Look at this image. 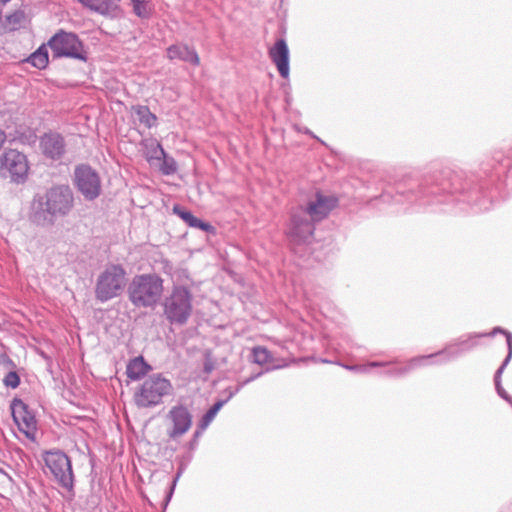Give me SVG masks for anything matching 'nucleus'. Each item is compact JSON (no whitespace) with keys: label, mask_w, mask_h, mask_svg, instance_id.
<instances>
[{"label":"nucleus","mask_w":512,"mask_h":512,"mask_svg":"<svg viewBox=\"0 0 512 512\" xmlns=\"http://www.w3.org/2000/svg\"><path fill=\"white\" fill-rule=\"evenodd\" d=\"M74 208V194L68 185H55L43 193H36L29 206L28 219L40 227L53 226L67 217Z\"/></svg>","instance_id":"1"},{"label":"nucleus","mask_w":512,"mask_h":512,"mask_svg":"<svg viewBox=\"0 0 512 512\" xmlns=\"http://www.w3.org/2000/svg\"><path fill=\"white\" fill-rule=\"evenodd\" d=\"M337 198L317 193L305 207L298 206L290 212L287 235L293 243H308L314 235L315 224L325 219L337 206Z\"/></svg>","instance_id":"2"},{"label":"nucleus","mask_w":512,"mask_h":512,"mask_svg":"<svg viewBox=\"0 0 512 512\" xmlns=\"http://www.w3.org/2000/svg\"><path fill=\"white\" fill-rule=\"evenodd\" d=\"M163 279L156 274H141L132 278L128 285L129 301L137 308H153L161 299Z\"/></svg>","instance_id":"3"},{"label":"nucleus","mask_w":512,"mask_h":512,"mask_svg":"<svg viewBox=\"0 0 512 512\" xmlns=\"http://www.w3.org/2000/svg\"><path fill=\"white\" fill-rule=\"evenodd\" d=\"M193 295L183 285H175L165 296L162 307L165 319L172 325H185L193 310Z\"/></svg>","instance_id":"4"},{"label":"nucleus","mask_w":512,"mask_h":512,"mask_svg":"<svg viewBox=\"0 0 512 512\" xmlns=\"http://www.w3.org/2000/svg\"><path fill=\"white\" fill-rule=\"evenodd\" d=\"M173 390L169 379L160 373L148 376L134 393V402L139 408L155 407Z\"/></svg>","instance_id":"5"},{"label":"nucleus","mask_w":512,"mask_h":512,"mask_svg":"<svg viewBox=\"0 0 512 512\" xmlns=\"http://www.w3.org/2000/svg\"><path fill=\"white\" fill-rule=\"evenodd\" d=\"M126 270L120 264H109L99 274L95 285V297L104 303L118 297L126 286Z\"/></svg>","instance_id":"6"},{"label":"nucleus","mask_w":512,"mask_h":512,"mask_svg":"<svg viewBox=\"0 0 512 512\" xmlns=\"http://www.w3.org/2000/svg\"><path fill=\"white\" fill-rule=\"evenodd\" d=\"M459 353L453 351V347H445L443 350L427 356L415 357L405 364L397 362H381L380 367H385L381 375L389 377H402L414 370L416 367L428 364H443L458 357Z\"/></svg>","instance_id":"7"},{"label":"nucleus","mask_w":512,"mask_h":512,"mask_svg":"<svg viewBox=\"0 0 512 512\" xmlns=\"http://www.w3.org/2000/svg\"><path fill=\"white\" fill-rule=\"evenodd\" d=\"M29 170L27 156L16 149H7L0 156V177L9 179L11 183L24 184Z\"/></svg>","instance_id":"8"},{"label":"nucleus","mask_w":512,"mask_h":512,"mask_svg":"<svg viewBox=\"0 0 512 512\" xmlns=\"http://www.w3.org/2000/svg\"><path fill=\"white\" fill-rule=\"evenodd\" d=\"M45 466L57 483L68 491H73L74 474L70 458L61 450H50L43 454Z\"/></svg>","instance_id":"9"},{"label":"nucleus","mask_w":512,"mask_h":512,"mask_svg":"<svg viewBox=\"0 0 512 512\" xmlns=\"http://www.w3.org/2000/svg\"><path fill=\"white\" fill-rule=\"evenodd\" d=\"M54 58H73L85 60L86 56L83 51V44L77 34L59 30L48 41Z\"/></svg>","instance_id":"10"},{"label":"nucleus","mask_w":512,"mask_h":512,"mask_svg":"<svg viewBox=\"0 0 512 512\" xmlns=\"http://www.w3.org/2000/svg\"><path fill=\"white\" fill-rule=\"evenodd\" d=\"M430 182L431 181L429 180H425V185H419L416 180H410L408 184L409 192L414 193V188L418 187L420 188L418 192L420 197H424L428 195L437 196L440 194V192L446 191L450 193H456L465 189L461 177L458 174L451 172H446L440 181L436 179L435 183H433L431 187L428 188L427 185Z\"/></svg>","instance_id":"11"},{"label":"nucleus","mask_w":512,"mask_h":512,"mask_svg":"<svg viewBox=\"0 0 512 512\" xmlns=\"http://www.w3.org/2000/svg\"><path fill=\"white\" fill-rule=\"evenodd\" d=\"M74 184L88 201L96 199L101 193L100 177L89 165L82 164L75 168Z\"/></svg>","instance_id":"12"},{"label":"nucleus","mask_w":512,"mask_h":512,"mask_svg":"<svg viewBox=\"0 0 512 512\" xmlns=\"http://www.w3.org/2000/svg\"><path fill=\"white\" fill-rule=\"evenodd\" d=\"M12 417L19 430L25 436L35 441L37 432V421L29 406L19 398H14L11 402Z\"/></svg>","instance_id":"13"},{"label":"nucleus","mask_w":512,"mask_h":512,"mask_svg":"<svg viewBox=\"0 0 512 512\" xmlns=\"http://www.w3.org/2000/svg\"><path fill=\"white\" fill-rule=\"evenodd\" d=\"M166 419L170 424V427L167 429L168 437L172 440H177L190 430L193 416L188 407L178 404L171 407Z\"/></svg>","instance_id":"14"},{"label":"nucleus","mask_w":512,"mask_h":512,"mask_svg":"<svg viewBox=\"0 0 512 512\" xmlns=\"http://www.w3.org/2000/svg\"><path fill=\"white\" fill-rule=\"evenodd\" d=\"M40 148L46 158L60 160L66 152L65 139L57 132L45 133L40 138Z\"/></svg>","instance_id":"15"},{"label":"nucleus","mask_w":512,"mask_h":512,"mask_svg":"<svg viewBox=\"0 0 512 512\" xmlns=\"http://www.w3.org/2000/svg\"><path fill=\"white\" fill-rule=\"evenodd\" d=\"M269 57L282 78L289 77V49L284 39H278L269 49Z\"/></svg>","instance_id":"16"},{"label":"nucleus","mask_w":512,"mask_h":512,"mask_svg":"<svg viewBox=\"0 0 512 512\" xmlns=\"http://www.w3.org/2000/svg\"><path fill=\"white\" fill-rule=\"evenodd\" d=\"M167 56L171 60L179 59L195 66L199 64V56L195 49L184 44L171 45L167 49Z\"/></svg>","instance_id":"17"},{"label":"nucleus","mask_w":512,"mask_h":512,"mask_svg":"<svg viewBox=\"0 0 512 512\" xmlns=\"http://www.w3.org/2000/svg\"><path fill=\"white\" fill-rule=\"evenodd\" d=\"M148 162L160 161L165 156V150L155 138H145L140 143Z\"/></svg>","instance_id":"18"},{"label":"nucleus","mask_w":512,"mask_h":512,"mask_svg":"<svg viewBox=\"0 0 512 512\" xmlns=\"http://www.w3.org/2000/svg\"><path fill=\"white\" fill-rule=\"evenodd\" d=\"M151 370V366L147 364L143 357H135L130 360L127 367L126 373L128 378L131 380H139L144 377Z\"/></svg>","instance_id":"19"},{"label":"nucleus","mask_w":512,"mask_h":512,"mask_svg":"<svg viewBox=\"0 0 512 512\" xmlns=\"http://www.w3.org/2000/svg\"><path fill=\"white\" fill-rule=\"evenodd\" d=\"M79 3L103 16L110 15L116 8L114 0H80Z\"/></svg>","instance_id":"20"},{"label":"nucleus","mask_w":512,"mask_h":512,"mask_svg":"<svg viewBox=\"0 0 512 512\" xmlns=\"http://www.w3.org/2000/svg\"><path fill=\"white\" fill-rule=\"evenodd\" d=\"M173 211L190 227L199 228L203 231H209L211 228L210 224L203 222L201 219L195 217L190 211L184 210L180 206H174Z\"/></svg>","instance_id":"21"},{"label":"nucleus","mask_w":512,"mask_h":512,"mask_svg":"<svg viewBox=\"0 0 512 512\" xmlns=\"http://www.w3.org/2000/svg\"><path fill=\"white\" fill-rule=\"evenodd\" d=\"M46 44H42L34 51L26 60V63L31 64L37 69H44L49 63L48 49Z\"/></svg>","instance_id":"22"},{"label":"nucleus","mask_w":512,"mask_h":512,"mask_svg":"<svg viewBox=\"0 0 512 512\" xmlns=\"http://www.w3.org/2000/svg\"><path fill=\"white\" fill-rule=\"evenodd\" d=\"M134 113L137 116L139 122L146 128H152L157 124V117L150 111L148 106L138 105L133 107Z\"/></svg>","instance_id":"23"},{"label":"nucleus","mask_w":512,"mask_h":512,"mask_svg":"<svg viewBox=\"0 0 512 512\" xmlns=\"http://www.w3.org/2000/svg\"><path fill=\"white\" fill-rule=\"evenodd\" d=\"M511 358H512V345H511V339H509L508 354H507L506 358L504 359L502 365L497 369L495 376H494V382H495V387H496L497 393L499 394L500 397L504 398L505 400H509V397H508V394L506 393V391L501 386L500 378H501V375H502L505 367L510 362Z\"/></svg>","instance_id":"24"},{"label":"nucleus","mask_w":512,"mask_h":512,"mask_svg":"<svg viewBox=\"0 0 512 512\" xmlns=\"http://www.w3.org/2000/svg\"><path fill=\"white\" fill-rule=\"evenodd\" d=\"M26 22V13L19 9L6 16V24L10 30L21 28Z\"/></svg>","instance_id":"25"},{"label":"nucleus","mask_w":512,"mask_h":512,"mask_svg":"<svg viewBox=\"0 0 512 512\" xmlns=\"http://www.w3.org/2000/svg\"><path fill=\"white\" fill-rule=\"evenodd\" d=\"M252 359L256 364L265 365L271 361L272 355L265 347L257 346L252 350Z\"/></svg>","instance_id":"26"},{"label":"nucleus","mask_w":512,"mask_h":512,"mask_svg":"<svg viewBox=\"0 0 512 512\" xmlns=\"http://www.w3.org/2000/svg\"><path fill=\"white\" fill-rule=\"evenodd\" d=\"M161 164L159 170L163 175H172L177 171V162L171 156L165 153V156L161 157Z\"/></svg>","instance_id":"27"},{"label":"nucleus","mask_w":512,"mask_h":512,"mask_svg":"<svg viewBox=\"0 0 512 512\" xmlns=\"http://www.w3.org/2000/svg\"><path fill=\"white\" fill-rule=\"evenodd\" d=\"M226 392L228 393L227 395V398L224 399V400H218L217 402H215L213 404L212 407H210V409L208 410L210 413H212L213 415H217V413L219 412V410L234 396L236 395L238 392H239V388H235L234 390L229 388L226 390Z\"/></svg>","instance_id":"28"},{"label":"nucleus","mask_w":512,"mask_h":512,"mask_svg":"<svg viewBox=\"0 0 512 512\" xmlns=\"http://www.w3.org/2000/svg\"><path fill=\"white\" fill-rule=\"evenodd\" d=\"M3 383L6 387H10L12 389H15L19 386L20 384V377L19 375L17 374V372L15 371H10L8 372L4 378H3Z\"/></svg>","instance_id":"29"},{"label":"nucleus","mask_w":512,"mask_h":512,"mask_svg":"<svg viewBox=\"0 0 512 512\" xmlns=\"http://www.w3.org/2000/svg\"><path fill=\"white\" fill-rule=\"evenodd\" d=\"M382 363L381 362H378V361H373V362H370L366 365H344L343 367L350 370V371H354V372H358V373H367L369 371L370 368L372 367H377V366H381Z\"/></svg>","instance_id":"30"},{"label":"nucleus","mask_w":512,"mask_h":512,"mask_svg":"<svg viewBox=\"0 0 512 512\" xmlns=\"http://www.w3.org/2000/svg\"><path fill=\"white\" fill-rule=\"evenodd\" d=\"M205 430L201 429L200 427L197 426L191 440L188 442V449L193 451L197 448L198 446V443H199V439L200 437L203 435Z\"/></svg>","instance_id":"31"},{"label":"nucleus","mask_w":512,"mask_h":512,"mask_svg":"<svg viewBox=\"0 0 512 512\" xmlns=\"http://www.w3.org/2000/svg\"><path fill=\"white\" fill-rule=\"evenodd\" d=\"M215 417H216L215 415H213L212 413L207 411L202 416V418L199 420V423L197 426L203 430H206L209 427V425L211 424V422L214 420Z\"/></svg>","instance_id":"32"},{"label":"nucleus","mask_w":512,"mask_h":512,"mask_svg":"<svg viewBox=\"0 0 512 512\" xmlns=\"http://www.w3.org/2000/svg\"><path fill=\"white\" fill-rule=\"evenodd\" d=\"M182 473H183V468L181 467V468H179V470H178V472H177V474H176V476H175V478H174V480H173V482H172V485H171L170 491H169V493H168V495H167L166 503H168V502L170 501V499H171V497H172V494H173V491H174V488H175V486H176V483H177V481H178V479L180 478V476H181V474H182Z\"/></svg>","instance_id":"33"},{"label":"nucleus","mask_w":512,"mask_h":512,"mask_svg":"<svg viewBox=\"0 0 512 512\" xmlns=\"http://www.w3.org/2000/svg\"><path fill=\"white\" fill-rule=\"evenodd\" d=\"M263 372H259L255 375H252L250 376L249 378H247L246 380H244L243 382H241L236 388H239V391L242 389L243 386H245L246 384L254 381L255 379H257L260 375H262Z\"/></svg>","instance_id":"34"},{"label":"nucleus","mask_w":512,"mask_h":512,"mask_svg":"<svg viewBox=\"0 0 512 512\" xmlns=\"http://www.w3.org/2000/svg\"><path fill=\"white\" fill-rule=\"evenodd\" d=\"M6 133L0 129V149L3 147L4 143L6 142Z\"/></svg>","instance_id":"35"},{"label":"nucleus","mask_w":512,"mask_h":512,"mask_svg":"<svg viewBox=\"0 0 512 512\" xmlns=\"http://www.w3.org/2000/svg\"><path fill=\"white\" fill-rule=\"evenodd\" d=\"M204 369H205V371H206L207 373H209V372H211V371H212L213 366H212V364H211V363L206 362V363H205V366H204Z\"/></svg>","instance_id":"36"},{"label":"nucleus","mask_w":512,"mask_h":512,"mask_svg":"<svg viewBox=\"0 0 512 512\" xmlns=\"http://www.w3.org/2000/svg\"><path fill=\"white\" fill-rule=\"evenodd\" d=\"M397 192H398L399 194H402V195L406 193V191L404 190V187H403V185H402V184H398V186H397Z\"/></svg>","instance_id":"37"},{"label":"nucleus","mask_w":512,"mask_h":512,"mask_svg":"<svg viewBox=\"0 0 512 512\" xmlns=\"http://www.w3.org/2000/svg\"><path fill=\"white\" fill-rule=\"evenodd\" d=\"M9 1H10V0H0V4H3V5H4V4L8 3Z\"/></svg>","instance_id":"38"},{"label":"nucleus","mask_w":512,"mask_h":512,"mask_svg":"<svg viewBox=\"0 0 512 512\" xmlns=\"http://www.w3.org/2000/svg\"><path fill=\"white\" fill-rule=\"evenodd\" d=\"M435 202L440 203L441 200H435ZM427 203H434V201H427Z\"/></svg>","instance_id":"39"},{"label":"nucleus","mask_w":512,"mask_h":512,"mask_svg":"<svg viewBox=\"0 0 512 512\" xmlns=\"http://www.w3.org/2000/svg\"><path fill=\"white\" fill-rule=\"evenodd\" d=\"M3 472H4V471H3V469H2V468H0V473H3Z\"/></svg>","instance_id":"40"},{"label":"nucleus","mask_w":512,"mask_h":512,"mask_svg":"<svg viewBox=\"0 0 512 512\" xmlns=\"http://www.w3.org/2000/svg\"><path fill=\"white\" fill-rule=\"evenodd\" d=\"M77 1L79 2L80 0H77Z\"/></svg>","instance_id":"41"}]
</instances>
